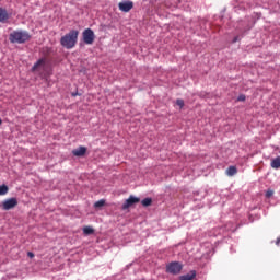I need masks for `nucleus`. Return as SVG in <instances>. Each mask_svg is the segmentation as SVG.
<instances>
[{
    "mask_svg": "<svg viewBox=\"0 0 280 280\" xmlns=\"http://www.w3.org/2000/svg\"><path fill=\"white\" fill-rule=\"evenodd\" d=\"M79 34L80 32L77 30L70 31L68 34H66L61 38L60 40L61 45L67 49H72L78 43Z\"/></svg>",
    "mask_w": 280,
    "mask_h": 280,
    "instance_id": "obj_1",
    "label": "nucleus"
},
{
    "mask_svg": "<svg viewBox=\"0 0 280 280\" xmlns=\"http://www.w3.org/2000/svg\"><path fill=\"white\" fill-rule=\"evenodd\" d=\"M9 39L12 44H24L31 39V35L27 31L18 30L10 34Z\"/></svg>",
    "mask_w": 280,
    "mask_h": 280,
    "instance_id": "obj_2",
    "label": "nucleus"
},
{
    "mask_svg": "<svg viewBox=\"0 0 280 280\" xmlns=\"http://www.w3.org/2000/svg\"><path fill=\"white\" fill-rule=\"evenodd\" d=\"M183 265L178 261H172L168 265H166V272L173 276H177L182 272Z\"/></svg>",
    "mask_w": 280,
    "mask_h": 280,
    "instance_id": "obj_3",
    "label": "nucleus"
},
{
    "mask_svg": "<svg viewBox=\"0 0 280 280\" xmlns=\"http://www.w3.org/2000/svg\"><path fill=\"white\" fill-rule=\"evenodd\" d=\"M141 201L140 198L135 197V196H129V198H127V200H125V203H122V211H126L130 208H132L133 206L138 205Z\"/></svg>",
    "mask_w": 280,
    "mask_h": 280,
    "instance_id": "obj_4",
    "label": "nucleus"
},
{
    "mask_svg": "<svg viewBox=\"0 0 280 280\" xmlns=\"http://www.w3.org/2000/svg\"><path fill=\"white\" fill-rule=\"evenodd\" d=\"M94 40H95V34L93 30L86 28L85 31H83V43L88 45H92Z\"/></svg>",
    "mask_w": 280,
    "mask_h": 280,
    "instance_id": "obj_5",
    "label": "nucleus"
},
{
    "mask_svg": "<svg viewBox=\"0 0 280 280\" xmlns=\"http://www.w3.org/2000/svg\"><path fill=\"white\" fill-rule=\"evenodd\" d=\"M18 205H19V201L16 198H10L2 202V209L4 211H10L16 208Z\"/></svg>",
    "mask_w": 280,
    "mask_h": 280,
    "instance_id": "obj_6",
    "label": "nucleus"
},
{
    "mask_svg": "<svg viewBox=\"0 0 280 280\" xmlns=\"http://www.w3.org/2000/svg\"><path fill=\"white\" fill-rule=\"evenodd\" d=\"M132 8H133V2L131 1H125V2L118 3V9H120V11L122 12H129Z\"/></svg>",
    "mask_w": 280,
    "mask_h": 280,
    "instance_id": "obj_7",
    "label": "nucleus"
},
{
    "mask_svg": "<svg viewBox=\"0 0 280 280\" xmlns=\"http://www.w3.org/2000/svg\"><path fill=\"white\" fill-rule=\"evenodd\" d=\"M10 18L11 14L8 12V10L0 7V23H7Z\"/></svg>",
    "mask_w": 280,
    "mask_h": 280,
    "instance_id": "obj_8",
    "label": "nucleus"
},
{
    "mask_svg": "<svg viewBox=\"0 0 280 280\" xmlns=\"http://www.w3.org/2000/svg\"><path fill=\"white\" fill-rule=\"evenodd\" d=\"M46 68V60L39 59L33 67V71H42Z\"/></svg>",
    "mask_w": 280,
    "mask_h": 280,
    "instance_id": "obj_9",
    "label": "nucleus"
},
{
    "mask_svg": "<svg viewBox=\"0 0 280 280\" xmlns=\"http://www.w3.org/2000/svg\"><path fill=\"white\" fill-rule=\"evenodd\" d=\"M86 150L88 149L85 147H79V148L72 150V155L73 156H85Z\"/></svg>",
    "mask_w": 280,
    "mask_h": 280,
    "instance_id": "obj_10",
    "label": "nucleus"
},
{
    "mask_svg": "<svg viewBox=\"0 0 280 280\" xmlns=\"http://www.w3.org/2000/svg\"><path fill=\"white\" fill-rule=\"evenodd\" d=\"M196 276H197V272L195 270H191L190 272L180 276L179 280H194Z\"/></svg>",
    "mask_w": 280,
    "mask_h": 280,
    "instance_id": "obj_11",
    "label": "nucleus"
},
{
    "mask_svg": "<svg viewBox=\"0 0 280 280\" xmlns=\"http://www.w3.org/2000/svg\"><path fill=\"white\" fill-rule=\"evenodd\" d=\"M270 167L272 170H280V156H277L273 160H271Z\"/></svg>",
    "mask_w": 280,
    "mask_h": 280,
    "instance_id": "obj_12",
    "label": "nucleus"
},
{
    "mask_svg": "<svg viewBox=\"0 0 280 280\" xmlns=\"http://www.w3.org/2000/svg\"><path fill=\"white\" fill-rule=\"evenodd\" d=\"M225 174H226V176H229V177L235 176V175L237 174V168H236V166H229V167L226 168V171H225Z\"/></svg>",
    "mask_w": 280,
    "mask_h": 280,
    "instance_id": "obj_13",
    "label": "nucleus"
},
{
    "mask_svg": "<svg viewBox=\"0 0 280 280\" xmlns=\"http://www.w3.org/2000/svg\"><path fill=\"white\" fill-rule=\"evenodd\" d=\"M152 206V198L142 199V207L148 208Z\"/></svg>",
    "mask_w": 280,
    "mask_h": 280,
    "instance_id": "obj_14",
    "label": "nucleus"
},
{
    "mask_svg": "<svg viewBox=\"0 0 280 280\" xmlns=\"http://www.w3.org/2000/svg\"><path fill=\"white\" fill-rule=\"evenodd\" d=\"M9 191V187L7 185L0 186V196H5Z\"/></svg>",
    "mask_w": 280,
    "mask_h": 280,
    "instance_id": "obj_15",
    "label": "nucleus"
},
{
    "mask_svg": "<svg viewBox=\"0 0 280 280\" xmlns=\"http://www.w3.org/2000/svg\"><path fill=\"white\" fill-rule=\"evenodd\" d=\"M83 234H85V235H92V234H94L93 228H91V226H85V228H83Z\"/></svg>",
    "mask_w": 280,
    "mask_h": 280,
    "instance_id": "obj_16",
    "label": "nucleus"
},
{
    "mask_svg": "<svg viewBox=\"0 0 280 280\" xmlns=\"http://www.w3.org/2000/svg\"><path fill=\"white\" fill-rule=\"evenodd\" d=\"M105 203H106L105 200H104V199H101V200L94 202V207H95L96 209H100V208H103V207L105 206Z\"/></svg>",
    "mask_w": 280,
    "mask_h": 280,
    "instance_id": "obj_17",
    "label": "nucleus"
},
{
    "mask_svg": "<svg viewBox=\"0 0 280 280\" xmlns=\"http://www.w3.org/2000/svg\"><path fill=\"white\" fill-rule=\"evenodd\" d=\"M176 105L179 106V108H184L185 102L182 98L176 100Z\"/></svg>",
    "mask_w": 280,
    "mask_h": 280,
    "instance_id": "obj_18",
    "label": "nucleus"
},
{
    "mask_svg": "<svg viewBox=\"0 0 280 280\" xmlns=\"http://www.w3.org/2000/svg\"><path fill=\"white\" fill-rule=\"evenodd\" d=\"M273 195H275V191H273V190H267V191H266V198H267V199H270Z\"/></svg>",
    "mask_w": 280,
    "mask_h": 280,
    "instance_id": "obj_19",
    "label": "nucleus"
},
{
    "mask_svg": "<svg viewBox=\"0 0 280 280\" xmlns=\"http://www.w3.org/2000/svg\"><path fill=\"white\" fill-rule=\"evenodd\" d=\"M246 101V96L244 94H241L238 97H237V102H245Z\"/></svg>",
    "mask_w": 280,
    "mask_h": 280,
    "instance_id": "obj_20",
    "label": "nucleus"
},
{
    "mask_svg": "<svg viewBox=\"0 0 280 280\" xmlns=\"http://www.w3.org/2000/svg\"><path fill=\"white\" fill-rule=\"evenodd\" d=\"M27 256H28L31 259H33V258L35 257V255H34L33 252H28V253H27Z\"/></svg>",
    "mask_w": 280,
    "mask_h": 280,
    "instance_id": "obj_21",
    "label": "nucleus"
},
{
    "mask_svg": "<svg viewBox=\"0 0 280 280\" xmlns=\"http://www.w3.org/2000/svg\"><path fill=\"white\" fill-rule=\"evenodd\" d=\"M276 245L279 246L280 245V237L277 238L276 241Z\"/></svg>",
    "mask_w": 280,
    "mask_h": 280,
    "instance_id": "obj_22",
    "label": "nucleus"
},
{
    "mask_svg": "<svg viewBox=\"0 0 280 280\" xmlns=\"http://www.w3.org/2000/svg\"><path fill=\"white\" fill-rule=\"evenodd\" d=\"M238 40V37H235L234 39H233V43H236Z\"/></svg>",
    "mask_w": 280,
    "mask_h": 280,
    "instance_id": "obj_23",
    "label": "nucleus"
},
{
    "mask_svg": "<svg viewBox=\"0 0 280 280\" xmlns=\"http://www.w3.org/2000/svg\"><path fill=\"white\" fill-rule=\"evenodd\" d=\"M1 124H2V119L0 118V126H1Z\"/></svg>",
    "mask_w": 280,
    "mask_h": 280,
    "instance_id": "obj_24",
    "label": "nucleus"
}]
</instances>
